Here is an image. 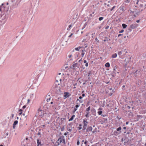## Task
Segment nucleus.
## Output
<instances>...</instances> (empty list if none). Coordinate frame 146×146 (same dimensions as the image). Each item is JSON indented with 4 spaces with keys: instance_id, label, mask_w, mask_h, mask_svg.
Instances as JSON below:
<instances>
[{
    "instance_id": "obj_37",
    "label": "nucleus",
    "mask_w": 146,
    "mask_h": 146,
    "mask_svg": "<svg viewBox=\"0 0 146 146\" xmlns=\"http://www.w3.org/2000/svg\"><path fill=\"white\" fill-rule=\"evenodd\" d=\"M124 31V30H121V31H120L119 32V33H122Z\"/></svg>"
},
{
    "instance_id": "obj_14",
    "label": "nucleus",
    "mask_w": 146,
    "mask_h": 146,
    "mask_svg": "<svg viewBox=\"0 0 146 146\" xmlns=\"http://www.w3.org/2000/svg\"><path fill=\"white\" fill-rule=\"evenodd\" d=\"M117 56V54L116 53H115L113 54L112 55L111 57L113 58H116Z\"/></svg>"
},
{
    "instance_id": "obj_63",
    "label": "nucleus",
    "mask_w": 146,
    "mask_h": 146,
    "mask_svg": "<svg viewBox=\"0 0 146 146\" xmlns=\"http://www.w3.org/2000/svg\"><path fill=\"white\" fill-rule=\"evenodd\" d=\"M97 40V38H96V40Z\"/></svg>"
},
{
    "instance_id": "obj_28",
    "label": "nucleus",
    "mask_w": 146,
    "mask_h": 146,
    "mask_svg": "<svg viewBox=\"0 0 146 146\" xmlns=\"http://www.w3.org/2000/svg\"><path fill=\"white\" fill-rule=\"evenodd\" d=\"M82 80H80V78H79L77 80L78 82H79L80 84L82 83Z\"/></svg>"
},
{
    "instance_id": "obj_31",
    "label": "nucleus",
    "mask_w": 146,
    "mask_h": 146,
    "mask_svg": "<svg viewBox=\"0 0 146 146\" xmlns=\"http://www.w3.org/2000/svg\"><path fill=\"white\" fill-rule=\"evenodd\" d=\"M64 129V127H63L61 128V130L62 131H63Z\"/></svg>"
},
{
    "instance_id": "obj_12",
    "label": "nucleus",
    "mask_w": 146,
    "mask_h": 146,
    "mask_svg": "<svg viewBox=\"0 0 146 146\" xmlns=\"http://www.w3.org/2000/svg\"><path fill=\"white\" fill-rule=\"evenodd\" d=\"M82 53H81V55L82 56V58L84 56L85 53L84 52L85 51V50L84 49V50H82Z\"/></svg>"
},
{
    "instance_id": "obj_24",
    "label": "nucleus",
    "mask_w": 146,
    "mask_h": 146,
    "mask_svg": "<svg viewBox=\"0 0 146 146\" xmlns=\"http://www.w3.org/2000/svg\"><path fill=\"white\" fill-rule=\"evenodd\" d=\"M79 127H78V129L80 130L82 128V125L81 124H80L79 125Z\"/></svg>"
},
{
    "instance_id": "obj_42",
    "label": "nucleus",
    "mask_w": 146,
    "mask_h": 146,
    "mask_svg": "<svg viewBox=\"0 0 146 146\" xmlns=\"http://www.w3.org/2000/svg\"><path fill=\"white\" fill-rule=\"evenodd\" d=\"M109 28V26H107L106 27H105V29H108Z\"/></svg>"
},
{
    "instance_id": "obj_47",
    "label": "nucleus",
    "mask_w": 146,
    "mask_h": 146,
    "mask_svg": "<svg viewBox=\"0 0 146 146\" xmlns=\"http://www.w3.org/2000/svg\"><path fill=\"white\" fill-rule=\"evenodd\" d=\"M84 63H86L87 62V61L86 60H84Z\"/></svg>"
},
{
    "instance_id": "obj_41",
    "label": "nucleus",
    "mask_w": 146,
    "mask_h": 146,
    "mask_svg": "<svg viewBox=\"0 0 146 146\" xmlns=\"http://www.w3.org/2000/svg\"><path fill=\"white\" fill-rule=\"evenodd\" d=\"M26 107V106L25 105H24L23 107L22 108L23 109H24Z\"/></svg>"
},
{
    "instance_id": "obj_25",
    "label": "nucleus",
    "mask_w": 146,
    "mask_h": 146,
    "mask_svg": "<svg viewBox=\"0 0 146 146\" xmlns=\"http://www.w3.org/2000/svg\"><path fill=\"white\" fill-rule=\"evenodd\" d=\"M121 127H119L117 129V131H119L121 130Z\"/></svg>"
},
{
    "instance_id": "obj_62",
    "label": "nucleus",
    "mask_w": 146,
    "mask_h": 146,
    "mask_svg": "<svg viewBox=\"0 0 146 146\" xmlns=\"http://www.w3.org/2000/svg\"><path fill=\"white\" fill-rule=\"evenodd\" d=\"M47 101L48 102V99H47Z\"/></svg>"
},
{
    "instance_id": "obj_29",
    "label": "nucleus",
    "mask_w": 146,
    "mask_h": 146,
    "mask_svg": "<svg viewBox=\"0 0 146 146\" xmlns=\"http://www.w3.org/2000/svg\"><path fill=\"white\" fill-rule=\"evenodd\" d=\"M103 19H104V18L103 17H100L99 18V20L100 21H102V20Z\"/></svg>"
},
{
    "instance_id": "obj_13",
    "label": "nucleus",
    "mask_w": 146,
    "mask_h": 146,
    "mask_svg": "<svg viewBox=\"0 0 146 146\" xmlns=\"http://www.w3.org/2000/svg\"><path fill=\"white\" fill-rule=\"evenodd\" d=\"M75 116L74 115H73L72 117L69 119L68 121H72L73 119L75 117Z\"/></svg>"
},
{
    "instance_id": "obj_39",
    "label": "nucleus",
    "mask_w": 146,
    "mask_h": 146,
    "mask_svg": "<svg viewBox=\"0 0 146 146\" xmlns=\"http://www.w3.org/2000/svg\"><path fill=\"white\" fill-rule=\"evenodd\" d=\"M88 63L87 62L86 63L85 66H86V67L88 66Z\"/></svg>"
},
{
    "instance_id": "obj_59",
    "label": "nucleus",
    "mask_w": 146,
    "mask_h": 146,
    "mask_svg": "<svg viewBox=\"0 0 146 146\" xmlns=\"http://www.w3.org/2000/svg\"><path fill=\"white\" fill-rule=\"evenodd\" d=\"M50 104H53V102H50Z\"/></svg>"
},
{
    "instance_id": "obj_33",
    "label": "nucleus",
    "mask_w": 146,
    "mask_h": 146,
    "mask_svg": "<svg viewBox=\"0 0 146 146\" xmlns=\"http://www.w3.org/2000/svg\"><path fill=\"white\" fill-rule=\"evenodd\" d=\"M77 110V108H74V110H73V112L74 113L76 111V110Z\"/></svg>"
},
{
    "instance_id": "obj_9",
    "label": "nucleus",
    "mask_w": 146,
    "mask_h": 146,
    "mask_svg": "<svg viewBox=\"0 0 146 146\" xmlns=\"http://www.w3.org/2000/svg\"><path fill=\"white\" fill-rule=\"evenodd\" d=\"M92 130V128L91 126L88 127L86 129V132L91 131Z\"/></svg>"
},
{
    "instance_id": "obj_57",
    "label": "nucleus",
    "mask_w": 146,
    "mask_h": 146,
    "mask_svg": "<svg viewBox=\"0 0 146 146\" xmlns=\"http://www.w3.org/2000/svg\"><path fill=\"white\" fill-rule=\"evenodd\" d=\"M123 129H126V127H123Z\"/></svg>"
},
{
    "instance_id": "obj_6",
    "label": "nucleus",
    "mask_w": 146,
    "mask_h": 146,
    "mask_svg": "<svg viewBox=\"0 0 146 146\" xmlns=\"http://www.w3.org/2000/svg\"><path fill=\"white\" fill-rule=\"evenodd\" d=\"M37 146H42L43 144L42 143L41 140L39 139H37Z\"/></svg>"
},
{
    "instance_id": "obj_35",
    "label": "nucleus",
    "mask_w": 146,
    "mask_h": 146,
    "mask_svg": "<svg viewBox=\"0 0 146 146\" xmlns=\"http://www.w3.org/2000/svg\"><path fill=\"white\" fill-rule=\"evenodd\" d=\"M68 134V132H66V133H64V135H67Z\"/></svg>"
},
{
    "instance_id": "obj_36",
    "label": "nucleus",
    "mask_w": 146,
    "mask_h": 146,
    "mask_svg": "<svg viewBox=\"0 0 146 146\" xmlns=\"http://www.w3.org/2000/svg\"><path fill=\"white\" fill-rule=\"evenodd\" d=\"M77 145H79L80 144V142H79V140H78L77 142Z\"/></svg>"
},
{
    "instance_id": "obj_40",
    "label": "nucleus",
    "mask_w": 146,
    "mask_h": 146,
    "mask_svg": "<svg viewBox=\"0 0 146 146\" xmlns=\"http://www.w3.org/2000/svg\"><path fill=\"white\" fill-rule=\"evenodd\" d=\"M30 100L29 99H28L27 100V104H29V102H30Z\"/></svg>"
},
{
    "instance_id": "obj_46",
    "label": "nucleus",
    "mask_w": 146,
    "mask_h": 146,
    "mask_svg": "<svg viewBox=\"0 0 146 146\" xmlns=\"http://www.w3.org/2000/svg\"><path fill=\"white\" fill-rule=\"evenodd\" d=\"M95 33H93L92 34V38H93V36L95 34Z\"/></svg>"
},
{
    "instance_id": "obj_34",
    "label": "nucleus",
    "mask_w": 146,
    "mask_h": 146,
    "mask_svg": "<svg viewBox=\"0 0 146 146\" xmlns=\"http://www.w3.org/2000/svg\"><path fill=\"white\" fill-rule=\"evenodd\" d=\"M89 114L86 113V115H85V116L86 117H89Z\"/></svg>"
},
{
    "instance_id": "obj_54",
    "label": "nucleus",
    "mask_w": 146,
    "mask_h": 146,
    "mask_svg": "<svg viewBox=\"0 0 146 146\" xmlns=\"http://www.w3.org/2000/svg\"><path fill=\"white\" fill-rule=\"evenodd\" d=\"M85 96V95L84 94H82V96L84 97Z\"/></svg>"
},
{
    "instance_id": "obj_45",
    "label": "nucleus",
    "mask_w": 146,
    "mask_h": 146,
    "mask_svg": "<svg viewBox=\"0 0 146 146\" xmlns=\"http://www.w3.org/2000/svg\"><path fill=\"white\" fill-rule=\"evenodd\" d=\"M75 107L76 108H78L79 107V106L78 105H76Z\"/></svg>"
},
{
    "instance_id": "obj_8",
    "label": "nucleus",
    "mask_w": 146,
    "mask_h": 146,
    "mask_svg": "<svg viewBox=\"0 0 146 146\" xmlns=\"http://www.w3.org/2000/svg\"><path fill=\"white\" fill-rule=\"evenodd\" d=\"M102 108H100L98 110V113L99 115H101L102 113Z\"/></svg>"
},
{
    "instance_id": "obj_44",
    "label": "nucleus",
    "mask_w": 146,
    "mask_h": 146,
    "mask_svg": "<svg viewBox=\"0 0 146 146\" xmlns=\"http://www.w3.org/2000/svg\"><path fill=\"white\" fill-rule=\"evenodd\" d=\"M122 35L121 34H119L118 35V37H119V36H121Z\"/></svg>"
},
{
    "instance_id": "obj_15",
    "label": "nucleus",
    "mask_w": 146,
    "mask_h": 146,
    "mask_svg": "<svg viewBox=\"0 0 146 146\" xmlns=\"http://www.w3.org/2000/svg\"><path fill=\"white\" fill-rule=\"evenodd\" d=\"M105 66L107 67H109L110 66V64L109 62L106 63L105 64Z\"/></svg>"
},
{
    "instance_id": "obj_38",
    "label": "nucleus",
    "mask_w": 146,
    "mask_h": 146,
    "mask_svg": "<svg viewBox=\"0 0 146 146\" xmlns=\"http://www.w3.org/2000/svg\"><path fill=\"white\" fill-rule=\"evenodd\" d=\"M73 35V33H71L69 36H68V37H71L72 36V35Z\"/></svg>"
},
{
    "instance_id": "obj_21",
    "label": "nucleus",
    "mask_w": 146,
    "mask_h": 146,
    "mask_svg": "<svg viewBox=\"0 0 146 146\" xmlns=\"http://www.w3.org/2000/svg\"><path fill=\"white\" fill-rule=\"evenodd\" d=\"M123 52V51L122 50L118 52V54L119 55H121L122 54Z\"/></svg>"
},
{
    "instance_id": "obj_52",
    "label": "nucleus",
    "mask_w": 146,
    "mask_h": 146,
    "mask_svg": "<svg viewBox=\"0 0 146 146\" xmlns=\"http://www.w3.org/2000/svg\"><path fill=\"white\" fill-rule=\"evenodd\" d=\"M86 112L87 113L89 114V111H86Z\"/></svg>"
},
{
    "instance_id": "obj_19",
    "label": "nucleus",
    "mask_w": 146,
    "mask_h": 146,
    "mask_svg": "<svg viewBox=\"0 0 146 146\" xmlns=\"http://www.w3.org/2000/svg\"><path fill=\"white\" fill-rule=\"evenodd\" d=\"M18 123V121L17 120L15 121L14 122V123L13 124V125H16Z\"/></svg>"
},
{
    "instance_id": "obj_18",
    "label": "nucleus",
    "mask_w": 146,
    "mask_h": 146,
    "mask_svg": "<svg viewBox=\"0 0 146 146\" xmlns=\"http://www.w3.org/2000/svg\"><path fill=\"white\" fill-rule=\"evenodd\" d=\"M127 25L124 24H122V26L123 27V29H125V28L127 27Z\"/></svg>"
},
{
    "instance_id": "obj_32",
    "label": "nucleus",
    "mask_w": 146,
    "mask_h": 146,
    "mask_svg": "<svg viewBox=\"0 0 146 146\" xmlns=\"http://www.w3.org/2000/svg\"><path fill=\"white\" fill-rule=\"evenodd\" d=\"M72 26L71 25H70L68 26V28H68L67 30L70 29L72 27Z\"/></svg>"
},
{
    "instance_id": "obj_10",
    "label": "nucleus",
    "mask_w": 146,
    "mask_h": 146,
    "mask_svg": "<svg viewBox=\"0 0 146 146\" xmlns=\"http://www.w3.org/2000/svg\"><path fill=\"white\" fill-rule=\"evenodd\" d=\"M72 66L74 68H76V67H79V65L77 63H75L73 64Z\"/></svg>"
},
{
    "instance_id": "obj_49",
    "label": "nucleus",
    "mask_w": 146,
    "mask_h": 146,
    "mask_svg": "<svg viewBox=\"0 0 146 146\" xmlns=\"http://www.w3.org/2000/svg\"><path fill=\"white\" fill-rule=\"evenodd\" d=\"M88 143V141H85L84 142V143L85 144H86Z\"/></svg>"
},
{
    "instance_id": "obj_22",
    "label": "nucleus",
    "mask_w": 146,
    "mask_h": 146,
    "mask_svg": "<svg viewBox=\"0 0 146 146\" xmlns=\"http://www.w3.org/2000/svg\"><path fill=\"white\" fill-rule=\"evenodd\" d=\"M130 0H125V2L126 3H128L130 2Z\"/></svg>"
},
{
    "instance_id": "obj_20",
    "label": "nucleus",
    "mask_w": 146,
    "mask_h": 146,
    "mask_svg": "<svg viewBox=\"0 0 146 146\" xmlns=\"http://www.w3.org/2000/svg\"><path fill=\"white\" fill-rule=\"evenodd\" d=\"M19 115H21L22 114V110H21V109H20L19 110Z\"/></svg>"
},
{
    "instance_id": "obj_26",
    "label": "nucleus",
    "mask_w": 146,
    "mask_h": 146,
    "mask_svg": "<svg viewBox=\"0 0 146 146\" xmlns=\"http://www.w3.org/2000/svg\"><path fill=\"white\" fill-rule=\"evenodd\" d=\"M139 1L138 0H134V3H136L137 5H138Z\"/></svg>"
},
{
    "instance_id": "obj_23",
    "label": "nucleus",
    "mask_w": 146,
    "mask_h": 146,
    "mask_svg": "<svg viewBox=\"0 0 146 146\" xmlns=\"http://www.w3.org/2000/svg\"><path fill=\"white\" fill-rule=\"evenodd\" d=\"M90 107L89 106L88 108H86V111H89L90 109Z\"/></svg>"
},
{
    "instance_id": "obj_58",
    "label": "nucleus",
    "mask_w": 146,
    "mask_h": 146,
    "mask_svg": "<svg viewBox=\"0 0 146 146\" xmlns=\"http://www.w3.org/2000/svg\"><path fill=\"white\" fill-rule=\"evenodd\" d=\"M107 6L108 7H110V4H108V5H107Z\"/></svg>"
},
{
    "instance_id": "obj_5",
    "label": "nucleus",
    "mask_w": 146,
    "mask_h": 146,
    "mask_svg": "<svg viewBox=\"0 0 146 146\" xmlns=\"http://www.w3.org/2000/svg\"><path fill=\"white\" fill-rule=\"evenodd\" d=\"M77 85L76 83L75 84H72L70 86V90H73L74 91L76 90L75 89L76 88Z\"/></svg>"
},
{
    "instance_id": "obj_30",
    "label": "nucleus",
    "mask_w": 146,
    "mask_h": 146,
    "mask_svg": "<svg viewBox=\"0 0 146 146\" xmlns=\"http://www.w3.org/2000/svg\"><path fill=\"white\" fill-rule=\"evenodd\" d=\"M116 7L115 6H114L112 7V8L110 9V11H112L114 8Z\"/></svg>"
},
{
    "instance_id": "obj_50",
    "label": "nucleus",
    "mask_w": 146,
    "mask_h": 146,
    "mask_svg": "<svg viewBox=\"0 0 146 146\" xmlns=\"http://www.w3.org/2000/svg\"><path fill=\"white\" fill-rule=\"evenodd\" d=\"M139 20H137L136 21V22L137 23H139Z\"/></svg>"
},
{
    "instance_id": "obj_7",
    "label": "nucleus",
    "mask_w": 146,
    "mask_h": 146,
    "mask_svg": "<svg viewBox=\"0 0 146 146\" xmlns=\"http://www.w3.org/2000/svg\"><path fill=\"white\" fill-rule=\"evenodd\" d=\"M138 25L136 23L133 24L130 26L131 28L134 29L138 26Z\"/></svg>"
},
{
    "instance_id": "obj_64",
    "label": "nucleus",
    "mask_w": 146,
    "mask_h": 146,
    "mask_svg": "<svg viewBox=\"0 0 146 146\" xmlns=\"http://www.w3.org/2000/svg\"><path fill=\"white\" fill-rule=\"evenodd\" d=\"M50 100V98H49V99H48V101H49V100Z\"/></svg>"
},
{
    "instance_id": "obj_16",
    "label": "nucleus",
    "mask_w": 146,
    "mask_h": 146,
    "mask_svg": "<svg viewBox=\"0 0 146 146\" xmlns=\"http://www.w3.org/2000/svg\"><path fill=\"white\" fill-rule=\"evenodd\" d=\"M140 8H141L142 9H141V11H142L144 9V7L143 5L142 4H141L140 5Z\"/></svg>"
},
{
    "instance_id": "obj_61",
    "label": "nucleus",
    "mask_w": 146,
    "mask_h": 146,
    "mask_svg": "<svg viewBox=\"0 0 146 146\" xmlns=\"http://www.w3.org/2000/svg\"><path fill=\"white\" fill-rule=\"evenodd\" d=\"M0 146H3L2 145H0Z\"/></svg>"
},
{
    "instance_id": "obj_3",
    "label": "nucleus",
    "mask_w": 146,
    "mask_h": 146,
    "mask_svg": "<svg viewBox=\"0 0 146 146\" xmlns=\"http://www.w3.org/2000/svg\"><path fill=\"white\" fill-rule=\"evenodd\" d=\"M64 137H60L58 139L57 142L59 144L62 143L63 144H65V140L64 138Z\"/></svg>"
},
{
    "instance_id": "obj_43",
    "label": "nucleus",
    "mask_w": 146,
    "mask_h": 146,
    "mask_svg": "<svg viewBox=\"0 0 146 146\" xmlns=\"http://www.w3.org/2000/svg\"><path fill=\"white\" fill-rule=\"evenodd\" d=\"M68 130L70 132H71L72 131V129H68Z\"/></svg>"
},
{
    "instance_id": "obj_56",
    "label": "nucleus",
    "mask_w": 146,
    "mask_h": 146,
    "mask_svg": "<svg viewBox=\"0 0 146 146\" xmlns=\"http://www.w3.org/2000/svg\"><path fill=\"white\" fill-rule=\"evenodd\" d=\"M79 99H81L82 98V97H81V96H80V97H79Z\"/></svg>"
},
{
    "instance_id": "obj_11",
    "label": "nucleus",
    "mask_w": 146,
    "mask_h": 146,
    "mask_svg": "<svg viewBox=\"0 0 146 146\" xmlns=\"http://www.w3.org/2000/svg\"><path fill=\"white\" fill-rule=\"evenodd\" d=\"M38 115H39V116L41 117H42L44 115V113H43V114H40V112H41L42 111V110H40V109H39L38 110Z\"/></svg>"
},
{
    "instance_id": "obj_4",
    "label": "nucleus",
    "mask_w": 146,
    "mask_h": 146,
    "mask_svg": "<svg viewBox=\"0 0 146 146\" xmlns=\"http://www.w3.org/2000/svg\"><path fill=\"white\" fill-rule=\"evenodd\" d=\"M71 96V94L68 92H65L64 93V98L65 99Z\"/></svg>"
},
{
    "instance_id": "obj_1",
    "label": "nucleus",
    "mask_w": 146,
    "mask_h": 146,
    "mask_svg": "<svg viewBox=\"0 0 146 146\" xmlns=\"http://www.w3.org/2000/svg\"><path fill=\"white\" fill-rule=\"evenodd\" d=\"M60 83H59L57 80L55 82L54 86L53 88H54V90L60 91L63 87L65 86V83L64 80L60 79Z\"/></svg>"
},
{
    "instance_id": "obj_53",
    "label": "nucleus",
    "mask_w": 146,
    "mask_h": 146,
    "mask_svg": "<svg viewBox=\"0 0 146 146\" xmlns=\"http://www.w3.org/2000/svg\"><path fill=\"white\" fill-rule=\"evenodd\" d=\"M13 127L14 129H15V125H13Z\"/></svg>"
},
{
    "instance_id": "obj_2",
    "label": "nucleus",
    "mask_w": 146,
    "mask_h": 146,
    "mask_svg": "<svg viewBox=\"0 0 146 146\" xmlns=\"http://www.w3.org/2000/svg\"><path fill=\"white\" fill-rule=\"evenodd\" d=\"M83 130H85L87 126L88 123L86 119H83Z\"/></svg>"
},
{
    "instance_id": "obj_51",
    "label": "nucleus",
    "mask_w": 146,
    "mask_h": 146,
    "mask_svg": "<svg viewBox=\"0 0 146 146\" xmlns=\"http://www.w3.org/2000/svg\"><path fill=\"white\" fill-rule=\"evenodd\" d=\"M72 56V55L71 54L69 56V58H70Z\"/></svg>"
},
{
    "instance_id": "obj_17",
    "label": "nucleus",
    "mask_w": 146,
    "mask_h": 146,
    "mask_svg": "<svg viewBox=\"0 0 146 146\" xmlns=\"http://www.w3.org/2000/svg\"><path fill=\"white\" fill-rule=\"evenodd\" d=\"M119 134V133L116 131H115L113 133V134L116 136L118 135Z\"/></svg>"
},
{
    "instance_id": "obj_60",
    "label": "nucleus",
    "mask_w": 146,
    "mask_h": 146,
    "mask_svg": "<svg viewBox=\"0 0 146 146\" xmlns=\"http://www.w3.org/2000/svg\"><path fill=\"white\" fill-rule=\"evenodd\" d=\"M123 88H124L125 87V86L124 85H123Z\"/></svg>"
},
{
    "instance_id": "obj_48",
    "label": "nucleus",
    "mask_w": 146,
    "mask_h": 146,
    "mask_svg": "<svg viewBox=\"0 0 146 146\" xmlns=\"http://www.w3.org/2000/svg\"><path fill=\"white\" fill-rule=\"evenodd\" d=\"M82 58H81V59L80 60H79L78 62H80V61H81L82 60Z\"/></svg>"
},
{
    "instance_id": "obj_27",
    "label": "nucleus",
    "mask_w": 146,
    "mask_h": 146,
    "mask_svg": "<svg viewBox=\"0 0 146 146\" xmlns=\"http://www.w3.org/2000/svg\"><path fill=\"white\" fill-rule=\"evenodd\" d=\"M80 48H81V47H79L76 48H75V49L76 50L79 51V50Z\"/></svg>"
},
{
    "instance_id": "obj_55",
    "label": "nucleus",
    "mask_w": 146,
    "mask_h": 146,
    "mask_svg": "<svg viewBox=\"0 0 146 146\" xmlns=\"http://www.w3.org/2000/svg\"><path fill=\"white\" fill-rule=\"evenodd\" d=\"M128 123H129V122H126V125H128Z\"/></svg>"
}]
</instances>
